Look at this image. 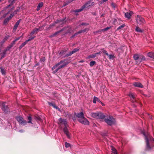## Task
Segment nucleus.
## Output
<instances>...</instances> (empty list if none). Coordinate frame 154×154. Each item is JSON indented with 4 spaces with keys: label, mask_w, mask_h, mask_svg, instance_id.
I'll return each mask as SVG.
<instances>
[{
    "label": "nucleus",
    "mask_w": 154,
    "mask_h": 154,
    "mask_svg": "<svg viewBox=\"0 0 154 154\" xmlns=\"http://www.w3.org/2000/svg\"><path fill=\"white\" fill-rule=\"evenodd\" d=\"M96 53L97 55L98 54H100L101 53V52H99Z\"/></svg>",
    "instance_id": "46"
},
{
    "label": "nucleus",
    "mask_w": 154,
    "mask_h": 154,
    "mask_svg": "<svg viewBox=\"0 0 154 154\" xmlns=\"http://www.w3.org/2000/svg\"><path fill=\"white\" fill-rule=\"evenodd\" d=\"M20 132H22V130H20Z\"/></svg>",
    "instance_id": "50"
},
{
    "label": "nucleus",
    "mask_w": 154,
    "mask_h": 154,
    "mask_svg": "<svg viewBox=\"0 0 154 154\" xmlns=\"http://www.w3.org/2000/svg\"><path fill=\"white\" fill-rule=\"evenodd\" d=\"M5 102H3L0 103V105L2 109L4 111H5L7 109V106L5 105Z\"/></svg>",
    "instance_id": "14"
},
{
    "label": "nucleus",
    "mask_w": 154,
    "mask_h": 154,
    "mask_svg": "<svg viewBox=\"0 0 154 154\" xmlns=\"http://www.w3.org/2000/svg\"><path fill=\"white\" fill-rule=\"evenodd\" d=\"M103 52L106 55H109V54H108V53H107V52L106 51H105V50H104L103 51Z\"/></svg>",
    "instance_id": "41"
},
{
    "label": "nucleus",
    "mask_w": 154,
    "mask_h": 154,
    "mask_svg": "<svg viewBox=\"0 0 154 154\" xmlns=\"http://www.w3.org/2000/svg\"><path fill=\"white\" fill-rule=\"evenodd\" d=\"M109 57V59H111L112 58H113L114 56L113 55L110 54V55H108Z\"/></svg>",
    "instance_id": "39"
},
{
    "label": "nucleus",
    "mask_w": 154,
    "mask_h": 154,
    "mask_svg": "<svg viewBox=\"0 0 154 154\" xmlns=\"http://www.w3.org/2000/svg\"><path fill=\"white\" fill-rule=\"evenodd\" d=\"M133 13L132 11H130V12H127L125 13V17L128 19H129L131 18V16L133 14Z\"/></svg>",
    "instance_id": "12"
},
{
    "label": "nucleus",
    "mask_w": 154,
    "mask_h": 154,
    "mask_svg": "<svg viewBox=\"0 0 154 154\" xmlns=\"http://www.w3.org/2000/svg\"><path fill=\"white\" fill-rule=\"evenodd\" d=\"M58 32H56L55 33L53 34V35H51L50 36V37H53V36H55Z\"/></svg>",
    "instance_id": "40"
},
{
    "label": "nucleus",
    "mask_w": 154,
    "mask_h": 154,
    "mask_svg": "<svg viewBox=\"0 0 154 154\" xmlns=\"http://www.w3.org/2000/svg\"><path fill=\"white\" fill-rule=\"evenodd\" d=\"M35 33V31H33L31 33L30 35H29V36L30 35H33ZM35 37V36H33L32 37H30L29 36V40L31 39H33Z\"/></svg>",
    "instance_id": "27"
},
{
    "label": "nucleus",
    "mask_w": 154,
    "mask_h": 154,
    "mask_svg": "<svg viewBox=\"0 0 154 154\" xmlns=\"http://www.w3.org/2000/svg\"><path fill=\"white\" fill-rule=\"evenodd\" d=\"M69 62L66 60L63 61H61L59 63L55 65L52 68L53 72L55 73L60 69L64 68L66 66Z\"/></svg>",
    "instance_id": "1"
},
{
    "label": "nucleus",
    "mask_w": 154,
    "mask_h": 154,
    "mask_svg": "<svg viewBox=\"0 0 154 154\" xmlns=\"http://www.w3.org/2000/svg\"><path fill=\"white\" fill-rule=\"evenodd\" d=\"M129 95L131 99H134L135 98V96L132 93H130Z\"/></svg>",
    "instance_id": "29"
},
{
    "label": "nucleus",
    "mask_w": 154,
    "mask_h": 154,
    "mask_svg": "<svg viewBox=\"0 0 154 154\" xmlns=\"http://www.w3.org/2000/svg\"><path fill=\"white\" fill-rule=\"evenodd\" d=\"M88 24L87 23H82L81 24V25H88Z\"/></svg>",
    "instance_id": "44"
},
{
    "label": "nucleus",
    "mask_w": 154,
    "mask_h": 154,
    "mask_svg": "<svg viewBox=\"0 0 154 154\" xmlns=\"http://www.w3.org/2000/svg\"><path fill=\"white\" fill-rule=\"evenodd\" d=\"M37 119H38V120H39V118H38Z\"/></svg>",
    "instance_id": "51"
},
{
    "label": "nucleus",
    "mask_w": 154,
    "mask_h": 154,
    "mask_svg": "<svg viewBox=\"0 0 154 154\" xmlns=\"http://www.w3.org/2000/svg\"><path fill=\"white\" fill-rule=\"evenodd\" d=\"M79 50V49H77V48L74 49L71 52H70L69 53V54L68 55V56L71 55L72 54L75 53L76 52L78 51Z\"/></svg>",
    "instance_id": "21"
},
{
    "label": "nucleus",
    "mask_w": 154,
    "mask_h": 154,
    "mask_svg": "<svg viewBox=\"0 0 154 154\" xmlns=\"http://www.w3.org/2000/svg\"><path fill=\"white\" fill-rule=\"evenodd\" d=\"M85 31V30H81L79 31V32H78L76 33L74 35H77L78 34L80 33H82V32H84Z\"/></svg>",
    "instance_id": "31"
},
{
    "label": "nucleus",
    "mask_w": 154,
    "mask_h": 154,
    "mask_svg": "<svg viewBox=\"0 0 154 154\" xmlns=\"http://www.w3.org/2000/svg\"><path fill=\"white\" fill-rule=\"evenodd\" d=\"M59 122L61 124H63L65 126V127L63 129V131L64 133L66 134L67 137L69 138H70V134L68 131V129L66 127L67 125V122L65 119H63L61 118L59 119Z\"/></svg>",
    "instance_id": "3"
},
{
    "label": "nucleus",
    "mask_w": 154,
    "mask_h": 154,
    "mask_svg": "<svg viewBox=\"0 0 154 154\" xmlns=\"http://www.w3.org/2000/svg\"><path fill=\"white\" fill-rule=\"evenodd\" d=\"M20 23V21H17L16 24H15L14 26V29H13V30H14V31H15L17 28V27L19 24Z\"/></svg>",
    "instance_id": "24"
},
{
    "label": "nucleus",
    "mask_w": 154,
    "mask_h": 154,
    "mask_svg": "<svg viewBox=\"0 0 154 154\" xmlns=\"http://www.w3.org/2000/svg\"><path fill=\"white\" fill-rule=\"evenodd\" d=\"M110 28V27H107L105 28L102 29L101 31L103 32H104L105 31L107 30Z\"/></svg>",
    "instance_id": "35"
},
{
    "label": "nucleus",
    "mask_w": 154,
    "mask_h": 154,
    "mask_svg": "<svg viewBox=\"0 0 154 154\" xmlns=\"http://www.w3.org/2000/svg\"><path fill=\"white\" fill-rule=\"evenodd\" d=\"M43 3L42 2H41L40 3L38 4V6L40 8H41L43 6Z\"/></svg>",
    "instance_id": "36"
},
{
    "label": "nucleus",
    "mask_w": 154,
    "mask_h": 154,
    "mask_svg": "<svg viewBox=\"0 0 154 154\" xmlns=\"http://www.w3.org/2000/svg\"><path fill=\"white\" fill-rule=\"evenodd\" d=\"M65 146L66 148L69 147L70 146V144L67 142H66L65 143Z\"/></svg>",
    "instance_id": "34"
},
{
    "label": "nucleus",
    "mask_w": 154,
    "mask_h": 154,
    "mask_svg": "<svg viewBox=\"0 0 154 154\" xmlns=\"http://www.w3.org/2000/svg\"><path fill=\"white\" fill-rule=\"evenodd\" d=\"M135 31L137 32L141 33L143 32V30L141 29L138 26H137L135 29Z\"/></svg>",
    "instance_id": "19"
},
{
    "label": "nucleus",
    "mask_w": 154,
    "mask_h": 154,
    "mask_svg": "<svg viewBox=\"0 0 154 154\" xmlns=\"http://www.w3.org/2000/svg\"><path fill=\"white\" fill-rule=\"evenodd\" d=\"M48 104L50 106H52L53 107L56 109H57L59 110H60V109L57 107L54 104L50 102H48Z\"/></svg>",
    "instance_id": "23"
},
{
    "label": "nucleus",
    "mask_w": 154,
    "mask_h": 154,
    "mask_svg": "<svg viewBox=\"0 0 154 154\" xmlns=\"http://www.w3.org/2000/svg\"><path fill=\"white\" fill-rule=\"evenodd\" d=\"M105 121L108 125H111L115 123V119L112 116H109L105 119Z\"/></svg>",
    "instance_id": "7"
},
{
    "label": "nucleus",
    "mask_w": 154,
    "mask_h": 154,
    "mask_svg": "<svg viewBox=\"0 0 154 154\" xmlns=\"http://www.w3.org/2000/svg\"><path fill=\"white\" fill-rule=\"evenodd\" d=\"M101 104H102V105L103 106H104V104H103V103H102L101 102Z\"/></svg>",
    "instance_id": "49"
},
{
    "label": "nucleus",
    "mask_w": 154,
    "mask_h": 154,
    "mask_svg": "<svg viewBox=\"0 0 154 154\" xmlns=\"http://www.w3.org/2000/svg\"><path fill=\"white\" fill-rule=\"evenodd\" d=\"M78 120L80 123L82 124L86 125L89 124V121L85 117L82 119H78Z\"/></svg>",
    "instance_id": "9"
},
{
    "label": "nucleus",
    "mask_w": 154,
    "mask_h": 154,
    "mask_svg": "<svg viewBox=\"0 0 154 154\" xmlns=\"http://www.w3.org/2000/svg\"><path fill=\"white\" fill-rule=\"evenodd\" d=\"M20 9V8H17V10L16 11H19V10Z\"/></svg>",
    "instance_id": "47"
},
{
    "label": "nucleus",
    "mask_w": 154,
    "mask_h": 154,
    "mask_svg": "<svg viewBox=\"0 0 154 154\" xmlns=\"http://www.w3.org/2000/svg\"><path fill=\"white\" fill-rule=\"evenodd\" d=\"M134 101H135V100H134V101H133V102H134Z\"/></svg>",
    "instance_id": "53"
},
{
    "label": "nucleus",
    "mask_w": 154,
    "mask_h": 154,
    "mask_svg": "<svg viewBox=\"0 0 154 154\" xmlns=\"http://www.w3.org/2000/svg\"><path fill=\"white\" fill-rule=\"evenodd\" d=\"M76 116L79 118V119H82L84 117V115L82 112L75 114Z\"/></svg>",
    "instance_id": "13"
},
{
    "label": "nucleus",
    "mask_w": 154,
    "mask_h": 154,
    "mask_svg": "<svg viewBox=\"0 0 154 154\" xmlns=\"http://www.w3.org/2000/svg\"><path fill=\"white\" fill-rule=\"evenodd\" d=\"M91 116L97 119H103L105 117L104 115L101 112L92 113Z\"/></svg>",
    "instance_id": "6"
},
{
    "label": "nucleus",
    "mask_w": 154,
    "mask_h": 154,
    "mask_svg": "<svg viewBox=\"0 0 154 154\" xmlns=\"http://www.w3.org/2000/svg\"><path fill=\"white\" fill-rule=\"evenodd\" d=\"M136 20L137 24L141 25L145 22V20L144 18L140 16L137 15L136 18Z\"/></svg>",
    "instance_id": "8"
},
{
    "label": "nucleus",
    "mask_w": 154,
    "mask_h": 154,
    "mask_svg": "<svg viewBox=\"0 0 154 154\" xmlns=\"http://www.w3.org/2000/svg\"><path fill=\"white\" fill-rule=\"evenodd\" d=\"M97 55L96 53H95L94 54H91L89 55L88 57V58H94Z\"/></svg>",
    "instance_id": "25"
},
{
    "label": "nucleus",
    "mask_w": 154,
    "mask_h": 154,
    "mask_svg": "<svg viewBox=\"0 0 154 154\" xmlns=\"http://www.w3.org/2000/svg\"><path fill=\"white\" fill-rule=\"evenodd\" d=\"M11 48V47H8L5 50H4L3 51L2 53H1V54L2 56V57H4L5 55L6 54V52L8 50H9Z\"/></svg>",
    "instance_id": "15"
},
{
    "label": "nucleus",
    "mask_w": 154,
    "mask_h": 154,
    "mask_svg": "<svg viewBox=\"0 0 154 154\" xmlns=\"http://www.w3.org/2000/svg\"><path fill=\"white\" fill-rule=\"evenodd\" d=\"M140 54H134L133 56V58L135 60L137 61L138 59H139V57H140Z\"/></svg>",
    "instance_id": "18"
},
{
    "label": "nucleus",
    "mask_w": 154,
    "mask_h": 154,
    "mask_svg": "<svg viewBox=\"0 0 154 154\" xmlns=\"http://www.w3.org/2000/svg\"><path fill=\"white\" fill-rule=\"evenodd\" d=\"M20 37L18 38H16L14 41H13V44H14L15 42L17 41L18 40Z\"/></svg>",
    "instance_id": "42"
},
{
    "label": "nucleus",
    "mask_w": 154,
    "mask_h": 154,
    "mask_svg": "<svg viewBox=\"0 0 154 154\" xmlns=\"http://www.w3.org/2000/svg\"><path fill=\"white\" fill-rule=\"evenodd\" d=\"M111 150L112 151V154H118L115 148H112Z\"/></svg>",
    "instance_id": "28"
},
{
    "label": "nucleus",
    "mask_w": 154,
    "mask_h": 154,
    "mask_svg": "<svg viewBox=\"0 0 154 154\" xmlns=\"http://www.w3.org/2000/svg\"><path fill=\"white\" fill-rule=\"evenodd\" d=\"M11 6V4L9 5L6 8V12H4L3 11L1 12V14L4 13V14L3 16V17L4 18L7 17L9 16V17L6 18L4 21V24H6L7 23L8 21L11 19V17L14 15V13L11 14L10 13L11 11L13 10L10 9V7Z\"/></svg>",
    "instance_id": "2"
},
{
    "label": "nucleus",
    "mask_w": 154,
    "mask_h": 154,
    "mask_svg": "<svg viewBox=\"0 0 154 154\" xmlns=\"http://www.w3.org/2000/svg\"><path fill=\"white\" fill-rule=\"evenodd\" d=\"M29 41V40H27L25 42L23 43L19 47V48L20 49L22 48L26 44L27 42Z\"/></svg>",
    "instance_id": "26"
},
{
    "label": "nucleus",
    "mask_w": 154,
    "mask_h": 154,
    "mask_svg": "<svg viewBox=\"0 0 154 154\" xmlns=\"http://www.w3.org/2000/svg\"><path fill=\"white\" fill-rule=\"evenodd\" d=\"M45 60V58L44 57H43L42 59H40V61L41 62H44Z\"/></svg>",
    "instance_id": "43"
},
{
    "label": "nucleus",
    "mask_w": 154,
    "mask_h": 154,
    "mask_svg": "<svg viewBox=\"0 0 154 154\" xmlns=\"http://www.w3.org/2000/svg\"><path fill=\"white\" fill-rule=\"evenodd\" d=\"M93 5H94V2H91L90 1H89L85 3L80 9L75 10V12H80L83 11L84 9H89Z\"/></svg>",
    "instance_id": "4"
},
{
    "label": "nucleus",
    "mask_w": 154,
    "mask_h": 154,
    "mask_svg": "<svg viewBox=\"0 0 154 154\" xmlns=\"http://www.w3.org/2000/svg\"><path fill=\"white\" fill-rule=\"evenodd\" d=\"M133 85L136 87L143 88V86L141 83L139 82H135L133 83Z\"/></svg>",
    "instance_id": "17"
},
{
    "label": "nucleus",
    "mask_w": 154,
    "mask_h": 154,
    "mask_svg": "<svg viewBox=\"0 0 154 154\" xmlns=\"http://www.w3.org/2000/svg\"><path fill=\"white\" fill-rule=\"evenodd\" d=\"M96 101L101 103L100 100L97 97H94V98L93 102L95 103H96Z\"/></svg>",
    "instance_id": "22"
},
{
    "label": "nucleus",
    "mask_w": 154,
    "mask_h": 154,
    "mask_svg": "<svg viewBox=\"0 0 154 154\" xmlns=\"http://www.w3.org/2000/svg\"><path fill=\"white\" fill-rule=\"evenodd\" d=\"M95 63V61H92L90 62V65L91 67H92L93 66L94 64Z\"/></svg>",
    "instance_id": "32"
},
{
    "label": "nucleus",
    "mask_w": 154,
    "mask_h": 154,
    "mask_svg": "<svg viewBox=\"0 0 154 154\" xmlns=\"http://www.w3.org/2000/svg\"><path fill=\"white\" fill-rule=\"evenodd\" d=\"M7 39H4L3 40V43H4L6 40Z\"/></svg>",
    "instance_id": "48"
},
{
    "label": "nucleus",
    "mask_w": 154,
    "mask_h": 154,
    "mask_svg": "<svg viewBox=\"0 0 154 154\" xmlns=\"http://www.w3.org/2000/svg\"><path fill=\"white\" fill-rule=\"evenodd\" d=\"M2 0H0V2H1V1H2Z\"/></svg>",
    "instance_id": "52"
},
{
    "label": "nucleus",
    "mask_w": 154,
    "mask_h": 154,
    "mask_svg": "<svg viewBox=\"0 0 154 154\" xmlns=\"http://www.w3.org/2000/svg\"><path fill=\"white\" fill-rule=\"evenodd\" d=\"M29 126H35V124L36 122H35L33 120H32L31 117L29 116Z\"/></svg>",
    "instance_id": "16"
},
{
    "label": "nucleus",
    "mask_w": 154,
    "mask_h": 154,
    "mask_svg": "<svg viewBox=\"0 0 154 154\" xmlns=\"http://www.w3.org/2000/svg\"><path fill=\"white\" fill-rule=\"evenodd\" d=\"M40 8L38 6L37 7L36 9H37V11H38V10H39L40 9Z\"/></svg>",
    "instance_id": "45"
},
{
    "label": "nucleus",
    "mask_w": 154,
    "mask_h": 154,
    "mask_svg": "<svg viewBox=\"0 0 154 154\" xmlns=\"http://www.w3.org/2000/svg\"><path fill=\"white\" fill-rule=\"evenodd\" d=\"M125 26V24H123L122 25L120 26L117 29V30H118L119 29H121L122 28L124 27Z\"/></svg>",
    "instance_id": "30"
},
{
    "label": "nucleus",
    "mask_w": 154,
    "mask_h": 154,
    "mask_svg": "<svg viewBox=\"0 0 154 154\" xmlns=\"http://www.w3.org/2000/svg\"><path fill=\"white\" fill-rule=\"evenodd\" d=\"M108 0H102L100 2V4H101L102 3H103L104 2H106V1H107Z\"/></svg>",
    "instance_id": "38"
},
{
    "label": "nucleus",
    "mask_w": 154,
    "mask_h": 154,
    "mask_svg": "<svg viewBox=\"0 0 154 154\" xmlns=\"http://www.w3.org/2000/svg\"><path fill=\"white\" fill-rule=\"evenodd\" d=\"M16 119L18 122L21 124L25 125L26 122L23 120V119L21 117L19 116L16 117Z\"/></svg>",
    "instance_id": "10"
},
{
    "label": "nucleus",
    "mask_w": 154,
    "mask_h": 154,
    "mask_svg": "<svg viewBox=\"0 0 154 154\" xmlns=\"http://www.w3.org/2000/svg\"><path fill=\"white\" fill-rule=\"evenodd\" d=\"M1 72L2 73V74H5V72L4 69L2 68H1Z\"/></svg>",
    "instance_id": "37"
},
{
    "label": "nucleus",
    "mask_w": 154,
    "mask_h": 154,
    "mask_svg": "<svg viewBox=\"0 0 154 154\" xmlns=\"http://www.w3.org/2000/svg\"><path fill=\"white\" fill-rule=\"evenodd\" d=\"M65 22L64 20H59L58 22L60 24H62L64 23Z\"/></svg>",
    "instance_id": "33"
},
{
    "label": "nucleus",
    "mask_w": 154,
    "mask_h": 154,
    "mask_svg": "<svg viewBox=\"0 0 154 154\" xmlns=\"http://www.w3.org/2000/svg\"><path fill=\"white\" fill-rule=\"evenodd\" d=\"M147 56L150 57L154 59V52H149L148 53Z\"/></svg>",
    "instance_id": "20"
},
{
    "label": "nucleus",
    "mask_w": 154,
    "mask_h": 154,
    "mask_svg": "<svg viewBox=\"0 0 154 154\" xmlns=\"http://www.w3.org/2000/svg\"><path fill=\"white\" fill-rule=\"evenodd\" d=\"M145 60V57L143 55L140 54V57H139L138 60L136 61V63L137 64H139L141 62L144 61Z\"/></svg>",
    "instance_id": "11"
},
{
    "label": "nucleus",
    "mask_w": 154,
    "mask_h": 154,
    "mask_svg": "<svg viewBox=\"0 0 154 154\" xmlns=\"http://www.w3.org/2000/svg\"><path fill=\"white\" fill-rule=\"evenodd\" d=\"M143 134L145 136V140L146 144V148L147 149L149 150L150 149V147L149 145V141L152 140L154 141V139L149 134L147 135H146L144 132L143 133Z\"/></svg>",
    "instance_id": "5"
}]
</instances>
